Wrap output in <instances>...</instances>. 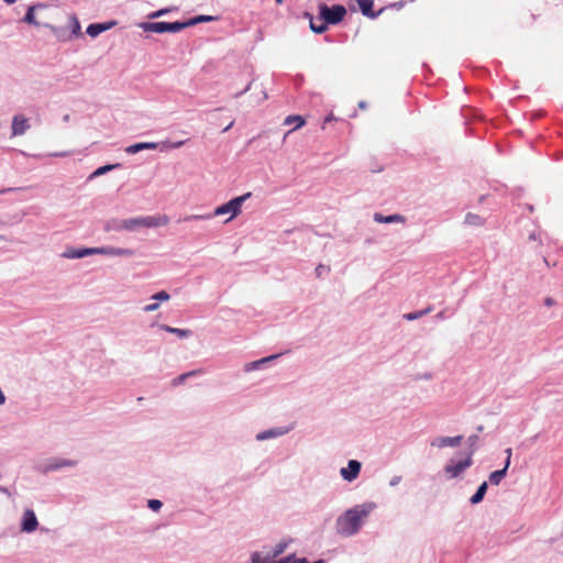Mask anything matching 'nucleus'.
Listing matches in <instances>:
<instances>
[{
  "mask_svg": "<svg viewBox=\"0 0 563 563\" xmlns=\"http://www.w3.org/2000/svg\"><path fill=\"white\" fill-rule=\"evenodd\" d=\"M376 507L374 501H365L346 509L335 520V532L342 538L356 536Z\"/></svg>",
  "mask_w": 563,
  "mask_h": 563,
  "instance_id": "f257e3e1",
  "label": "nucleus"
},
{
  "mask_svg": "<svg viewBox=\"0 0 563 563\" xmlns=\"http://www.w3.org/2000/svg\"><path fill=\"white\" fill-rule=\"evenodd\" d=\"M169 222L167 216H146L125 219V231L136 232L142 228H157L166 225Z\"/></svg>",
  "mask_w": 563,
  "mask_h": 563,
  "instance_id": "f03ea898",
  "label": "nucleus"
},
{
  "mask_svg": "<svg viewBox=\"0 0 563 563\" xmlns=\"http://www.w3.org/2000/svg\"><path fill=\"white\" fill-rule=\"evenodd\" d=\"M76 465V460L65 457H49L37 463L35 465V470L41 474H48L52 472L60 471L63 468L75 467Z\"/></svg>",
  "mask_w": 563,
  "mask_h": 563,
  "instance_id": "7ed1b4c3",
  "label": "nucleus"
},
{
  "mask_svg": "<svg viewBox=\"0 0 563 563\" xmlns=\"http://www.w3.org/2000/svg\"><path fill=\"white\" fill-rule=\"evenodd\" d=\"M251 197V192H246L242 196L235 197L230 201L217 207L212 213L213 217L224 216L230 213V218L225 221H231L234 217H236L241 212L242 205L245 200Z\"/></svg>",
  "mask_w": 563,
  "mask_h": 563,
  "instance_id": "20e7f679",
  "label": "nucleus"
},
{
  "mask_svg": "<svg viewBox=\"0 0 563 563\" xmlns=\"http://www.w3.org/2000/svg\"><path fill=\"white\" fill-rule=\"evenodd\" d=\"M139 26L144 32H154V33H177L185 29L184 22H142Z\"/></svg>",
  "mask_w": 563,
  "mask_h": 563,
  "instance_id": "39448f33",
  "label": "nucleus"
},
{
  "mask_svg": "<svg viewBox=\"0 0 563 563\" xmlns=\"http://www.w3.org/2000/svg\"><path fill=\"white\" fill-rule=\"evenodd\" d=\"M319 14L328 24H338L344 19L346 9L342 4H334L332 7L320 4Z\"/></svg>",
  "mask_w": 563,
  "mask_h": 563,
  "instance_id": "423d86ee",
  "label": "nucleus"
},
{
  "mask_svg": "<svg viewBox=\"0 0 563 563\" xmlns=\"http://www.w3.org/2000/svg\"><path fill=\"white\" fill-rule=\"evenodd\" d=\"M472 454L467 455L464 460L457 462L452 460L445 465L444 472L450 478H456L465 470H467L472 465Z\"/></svg>",
  "mask_w": 563,
  "mask_h": 563,
  "instance_id": "0eeeda50",
  "label": "nucleus"
},
{
  "mask_svg": "<svg viewBox=\"0 0 563 563\" xmlns=\"http://www.w3.org/2000/svg\"><path fill=\"white\" fill-rule=\"evenodd\" d=\"M361 468H362L361 462H358L357 460H350L347 462L346 467H342L340 470V475L342 476V478L344 481L353 482L354 479H356L358 477Z\"/></svg>",
  "mask_w": 563,
  "mask_h": 563,
  "instance_id": "6e6552de",
  "label": "nucleus"
},
{
  "mask_svg": "<svg viewBox=\"0 0 563 563\" xmlns=\"http://www.w3.org/2000/svg\"><path fill=\"white\" fill-rule=\"evenodd\" d=\"M38 527V521L35 512L32 509H26L23 512L21 520V531L25 533L34 532Z\"/></svg>",
  "mask_w": 563,
  "mask_h": 563,
  "instance_id": "1a4fd4ad",
  "label": "nucleus"
},
{
  "mask_svg": "<svg viewBox=\"0 0 563 563\" xmlns=\"http://www.w3.org/2000/svg\"><path fill=\"white\" fill-rule=\"evenodd\" d=\"M109 255V256H126L131 257L134 251L131 249L114 247V246H101L95 247V255Z\"/></svg>",
  "mask_w": 563,
  "mask_h": 563,
  "instance_id": "9d476101",
  "label": "nucleus"
},
{
  "mask_svg": "<svg viewBox=\"0 0 563 563\" xmlns=\"http://www.w3.org/2000/svg\"><path fill=\"white\" fill-rule=\"evenodd\" d=\"M462 440H463L462 435H456V437H438V438H434L430 442V445L434 446V448H438V449H442V448H446V446L454 448V446L460 445Z\"/></svg>",
  "mask_w": 563,
  "mask_h": 563,
  "instance_id": "9b49d317",
  "label": "nucleus"
},
{
  "mask_svg": "<svg viewBox=\"0 0 563 563\" xmlns=\"http://www.w3.org/2000/svg\"><path fill=\"white\" fill-rule=\"evenodd\" d=\"M287 432H288V429L284 428V427L272 428V429H267V430L258 432L255 435V439L257 441H266V440L279 438V437L286 434Z\"/></svg>",
  "mask_w": 563,
  "mask_h": 563,
  "instance_id": "f8f14e48",
  "label": "nucleus"
},
{
  "mask_svg": "<svg viewBox=\"0 0 563 563\" xmlns=\"http://www.w3.org/2000/svg\"><path fill=\"white\" fill-rule=\"evenodd\" d=\"M30 129L29 120L23 115H14L12 120V135L24 134Z\"/></svg>",
  "mask_w": 563,
  "mask_h": 563,
  "instance_id": "ddd939ff",
  "label": "nucleus"
},
{
  "mask_svg": "<svg viewBox=\"0 0 563 563\" xmlns=\"http://www.w3.org/2000/svg\"><path fill=\"white\" fill-rule=\"evenodd\" d=\"M95 255V247H81V249H67L63 253V257L65 258H84L86 256Z\"/></svg>",
  "mask_w": 563,
  "mask_h": 563,
  "instance_id": "4468645a",
  "label": "nucleus"
},
{
  "mask_svg": "<svg viewBox=\"0 0 563 563\" xmlns=\"http://www.w3.org/2000/svg\"><path fill=\"white\" fill-rule=\"evenodd\" d=\"M115 24H117L115 21H109L106 23H91L88 25L86 33L91 37H96L99 34H101L102 32H106V31L112 29Z\"/></svg>",
  "mask_w": 563,
  "mask_h": 563,
  "instance_id": "2eb2a0df",
  "label": "nucleus"
},
{
  "mask_svg": "<svg viewBox=\"0 0 563 563\" xmlns=\"http://www.w3.org/2000/svg\"><path fill=\"white\" fill-rule=\"evenodd\" d=\"M374 221L377 223H404L406 221L405 217L398 213L384 216L382 213L374 214Z\"/></svg>",
  "mask_w": 563,
  "mask_h": 563,
  "instance_id": "dca6fc26",
  "label": "nucleus"
},
{
  "mask_svg": "<svg viewBox=\"0 0 563 563\" xmlns=\"http://www.w3.org/2000/svg\"><path fill=\"white\" fill-rule=\"evenodd\" d=\"M362 13L371 19H376L382 10L374 12L373 11V0H356Z\"/></svg>",
  "mask_w": 563,
  "mask_h": 563,
  "instance_id": "f3484780",
  "label": "nucleus"
},
{
  "mask_svg": "<svg viewBox=\"0 0 563 563\" xmlns=\"http://www.w3.org/2000/svg\"><path fill=\"white\" fill-rule=\"evenodd\" d=\"M159 144L155 142H142V143H135L125 148V152L128 154H136L143 150H156L158 148Z\"/></svg>",
  "mask_w": 563,
  "mask_h": 563,
  "instance_id": "a211bd4d",
  "label": "nucleus"
},
{
  "mask_svg": "<svg viewBox=\"0 0 563 563\" xmlns=\"http://www.w3.org/2000/svg\"><path fill=\"white\" fill-rule=\"evenodd\" d=\"M125 219L113 218L104 222L103 230L107 232H121L125 231Z\"/></svg>",
  "mask_w": 563,
  "mask_h": 563,
  "instance_id": "6ab92c4d",
  "label": "nucleus"
},
{
  "mask_svg": "<svg viewBox=\"0 0 563 563\" xmlns=\"http://www.w3.org/2000/svg\"><path fill=\"white\" fill-rule=\"evenodd\" d=\"M278 356H279L278 354L269 355V356L263 357V358H261V360H257V361H254V362L247 363V364L244 366V371H245V372L257 371V369H260L264 364L269 363V362H272L273 360H276Z\"/></svg>",
  "mask_w": 563,
  "mask_h": 563,
  "instance_id": "aec40b11",
  "label": "nucleus"
},
{
  "mask_svg": "<svg viewBox=\"0 0 563 563\" xmlns=\"http://www.w3.org/2000/svg\"><path fill=\"white\" fill-rule=\"evenodd\" d=\"M487 487H488L487 483H486V482H483V483L478 486V488H477L476 493L471 497L470 503H471L472 505H477V504H479V503L484 499V497H485V494H486V492H487Z\"/></svg>",
  "mask_w": 563,
  "mask_h": 563,
  "instance_id": "412c9836",
  "label": "nucleus"
},
{
  "mask_svg": "<svg viewBox=\"0 0 563 563\" xmlns=\"http://www.w3.org/2000/svg\"><path fill=\"white\" fill-rule=\"evenodd\" d=\"M161 329L166 331V332H168V333L176 334L177 336H179L181 339L188 338L191 334L190 330L173 328V327L167 325V324H162Z\"/></svg>",
  "mask_w": 563,
  "mask_h": 563,
  "instance_id": "4be33fe9",
  "label": "nucleus"
},
{
  "mask_svg": "<svg viewBox=\"0 0 563 563\" xmlns=\"http://www.w3.org/2000/svg\"><path fill=\"white\" fill-rule=\"evenodd\" d=\"M310 29L312 32H314L317 34H322L323 32L327 31L328 23L324 20H322L321 16L318 21H314L311 19L310 20Z\"/></svg>",
  "mask_w": 563,
  "mask_h": 563,
  "instance_id": "5701e85b",
  "label": "nucleus"
},
{
  "mask_svg": "<svg viewBox=\"0 0 563 563\" xmlns=\"http://www.w3.org/2000/svg\"><path fill=\"white\" fill-rule=\"evenodd\" d=\"M431 311H432V307L429 306V307H427L426 309H422V310L405 313L402 316V318L405 320H408V321H413V320L420 319L421 317L430 313Z\"/></svg>",
  "mask_w": 563,
  "mask_h": 563,
  "instance_id": "b1692460",
  "label": "nucleus"
},
{
  "mask_svg": "<svg viewBox=\"0 0 563 563\" xmlns=\"http://www.w3.org/2000/svg\"><path fill=\"white\" fill-rule=\"evenodd\" d=\"M216 20V16H212V15H197L188 21H185L184 24H185V29L188 27V26H194V25H197L199 23H202V22H210V21H213Z\"/></svg>",
  "mask_w": 563,
  "mask_h": 563,
  "instance_id": "393cba45",
  "label": "nucleus"
},
{
  "mask_svg": "<svg viewBox=\"0 0 563 563\" xmlns=\"http://www.w3.org/2000/svg\"><path fill=\"white\" fill-rule=\"evenodd\" d=\"M47 26L52 30L53 34L55 35V37L58 41L66 42V41L70 40L71 35L67 34L66 29L59 27V26H53V25H47Z\"/></svg>",
  "mask_w": 563,
  "mask_h": 563,
  "instance_id": "a878e982",
  "label": "nucleus"
},
{
  "mask_svg": "<svg viewBox=\"0 0 563 563\" xmlns=\"http://www.w3.org/2000/svg\"><path fill=\"white\" fill-rule=\"evenodd\" d=\"M120 167V164H109V165H104V166H101L99 168H97L90 176H89V179H93L96 177H99L101 175H104L107 174L108 172H111L113 169H117Z\"/></svg>",
  "mask_w": 563,
  "mask_h": 563,
  "instance_id": "bb28decb",
  "label": "nucleus"
},
{
  "mask_svg": "<svg viewBox=\"0 0 563 563\" xmlns=\"http://www.w3.org/2000/svg\"><path fill=\"white\" fill-rule=\"evenodd\" d=\"M69 29H70L71 36L81 35V26H80L79 20L77 19L76 15L69 16Z\"/></svg>",
  "mask_w": 563,
  "mask_h": 563,
  "instance_id": "cd10ccee",
  "label": "nucleus"
},
{
  "mask_svg": "<svg viewBox=\"0 0 563 563\" xmlns=\"http://www.w3.org/2000/svg\"><path fill=\"white\" fill-rule=\"evenodd\" d=\"M506 474V468L494 471L489 475V483L492 485H499V483L505 478Z\"/></svg>",
  "mask_w": 563,
  "mask_h": 563,
  "instance_id": "c85d7f7f",
  "label": "nucleus"
},
{
  "mask_svg": "<svg viewBox=\"0 0 563 563\" xmlns=\"http://www.w3.org/2000/svg\"><path fill=\"white\" fill-rule=\"evenodd\" d=\"M464 223L467 224V225H472V227H479V225L483 224V219L479 216L475 214V213L468 212L465 216Z\"/></svg>",
  "mask_w": 563,
  "mask_h": 563,
  "instance_id": "c756f323",
  "label": "nucleus"
},
{
  "mask_svg": "<svg viewBox=\"0 0 563 563\" xmlns=\"http://www.w3.org/2000/svg\"><path fill=\"white\" fill-rule=\"evenodd\" d=\"M287 547H288V542H286V541L278 542L274 547V549L272 550V552L268 556H272V558L279 556L280 554H283L286 551Z\"/></svg>",
  "mask_w": 563,
  "mask_h": 563,
  "instance_id": "7c9ffc66",
  "label": "nucleus"
},
{
  "mask_svg": "<svg viewBox=\"0 0 563 563\" xmlns=\"http://www.w3.org/2000/svg\"><path fill=\"white\" fill-rule=\"evenodd\" d=\"M274 563H308V560L306 558L298 559L295 554H289Z\"/></svg>",
  "mask_w": 563,
  "mask_h": 563,
  "instance_id": "2f4dec72",
  "label": "nucleus"
},
{
  "mask_svg": "<svg viewBox=\"0 0 563 563\" xmlns=\"http://www.w3.org/2000/svg\"><path fill=\"white\" fill-rule=\"evenodd\" d=\"M286 125H290L292 123H296V128H300L305 124V120L300 115H288L286 119H285V122H284Z\"/></svg>",
  "mask_w": 563,
  "mask_h": 563,
  "instance_id": "473e14b6",
  "label": "nucleus"
},
{
  "mask_svg": "<svg viewBox=\"0 0 563 563\" xmlns=\"http://www.w3.org/2000/svg\"><path fill=\"white\" fill-rule=\"evenodd\" d=\"M34 10H35L34 5L30 7L27 9L23 20H24V22H26L29 24L37 25L38 22L35 20Z\"/></svg>",
  "mask_w": 563,
  "mask_h": 563,
  "instance_id": "72a5a7b5",
  "label": "nucleus"
},
{
  "mask_svg": "<svg viewBox=\"0 0 563 563\" xmlns=\"http://www.w3.org/2000/svg\"><path fill=\"white\" fill-rule=\"evenodd\" d=\"M198 373H199V371H191V372L184 373V374L179 375L177 378H175L174 385L184 384L188 377L195 376Z\"/></svg>",
  "mask_w": 563,
  "mask_h": 563,
  "instance_id": "f704fd0d",
  "label": "nucleus"
},
{
  "mask_svg": "<svg viewBox=\"0 0 563 563\" xmlns=\"http://www.w3.org/2000/svg\"><path fill=\"white\" fill-rule=\"evenodd\" d=\"M212 213L207 214H190L185 218V221H196V220H209L212 219Z\"/></svg>",
  "mask_w": 563,
  "mask_h": 563,
  "instance_id": "c9c22d12",
  "label": "nucleus"
},
{
  "mask_svg": "<svg viewBox=\"0 0 563 563\" xmlns=\"http://www.w3.org/2000/svg\"><path fill=\"white\" fill-rule=\"evenodd\" d=\"M169 298H170L169 294L165 290L158 291L152 296V299H154L156 301H167V300H169Z\"/></svg>",
  "mask_w": 563,
  "mask_h": 563,
  "instance_id": "e433bc0d",
  "label": "nucleus"
},
{
  "mask_svg": "<svg viewBox=\"0 0 563 563\" xmlns=\"http://www.w3.org/2000/svg\"><path fill=\"white\" fill-rule=\"evenodd\" d=\"M163 503L158 499H148L147 507L153 511L161 510Z\"/></svg>",
  "mask_w": 563,
  "mask_h": 563,
  "instance_id": "4c0bfd02",
  "label": "nucleus"
},
{
  "mask_svg": "<svg viewBox=\"0 0 563 563\" xmlns=\"http://www.w3.org/2000/svg\"><path fill=\"white\" fill-rule=\"evenodd\" d=\"M167 12H169V10H168V9H161V10H158V11H155V12L151 13V14L148 15V18H150V19H156V18H159V16H162V15L166 14Z\"/></svg>",
  "mask_w": 563,
  "mask_h": 563,
  "instance_id": "58836bf2",
  "label": "nucleus"
},
{
  "mask_svg": "<svg viewBox=\"0 0 563 563\" xmlns=\"http://www.w3.org/2000/svg\"><path fill=\"white\" fill-rule=\"evenodd\" d=\"M402 477L400 475H394L390 479H389V486L390 487H396L397 485L400 484Z\"/></svg>",
  "mask_w": 563,
  "mask_h": 563,
  "instance_id": "ea45409f",
  "label": "nucleus"
},
{
  "mask_svg": "<svg viewBox=\"0 0 563 563\" xmlns=\"http://www.w3.org/2000/svg\"><path fill=\"white\" fill-rule=\"evenodd\" d=\"M329 271H330L329 267H327L322 264H320L316 267V274L318 277L322 276L323 273H328Z\"/></svg>",
  "mask_w": 563,
  "mask_h": 563,
  "instance_id": "a19ab883",
  "label": "nucleus"
},
{
  "mask_svg": "<svg viewBox=\"0 0 563 563\" xmlns=\"http://www.w3.org/2000/svg\"><path fill=\"white\" fill-rule=\"evenodd\" d=\"M158 308H159V303L158 302H154V303L146 305L143 308V310L145 312H153V311H156Z\"/></svg>",
  "mask_w": 563,
  "mask_h": 563,
  "instance_id": "79ce46f5",
  "label": "nucleus"
},
{
  "mask_svg": "<svg viewBox=\"0 0 563 563\" xmlns=\"http://www.w3.org/2000/svg\"><path fill=\"white\" fill-rule=\"evenodd\" d=\"M184 144H185V141H178V142L172 143V144L169 145V147H172V148H179V147H181Z\"/></svg>",
  "mask_w": 563,
  "mask_h": 563,
  "instance_id": "37998d69",
  "label": "nucleus"
},
{
  "mask_svg": "<svg viewBox=\"0 0 563 563\" xmlns=\"http://www.w3.org/2000/svg\"><path fill=\"white\" fill-rule=\"evenodd\" d=\"M250 88H251V82L242 91L235 93L234 97L239 98L241 95H243L244 92L249 91Z\"/></svg>",
  "mask_w": 563,
  "mask_h": 563,
  "instance_id": "c03bdc74",
  "label": "nucleus"
},
{
  "mask_svg": "<svg viewBox=\"0 0 563 563\" xmlns=\"http://www.w3.org/2000/svg\"><path fill=\"white\" fill-rule=\"evenodd\" d=\"M445 318H446V314H445V311H444V310L440 311V312H439V313H437V316H435V319H438V320H443V319H445Z\"/></svg>",
  "mask_w": 563,
  "mask_h": 563,
  "instance_id": "a18cd8bd",
  "label": "nucleus"
},
{
  "mask_svg": "<svg viewBox=\"0 0 563 563\" xmlns=\"http://www.w3.org/2000/svg\"><path fill=\"white\" fill-rule=\"evenodd\" d=\"M20 188H4V189H1L0 190V195L1 194H4V192H9V191H15V190H19Z\"/></svg>",
  "mask_w": 563,
  "mask_h": 563,
  "instance_id": "49530a36",
  "label": "nucleus"
},
{
  "mask_svg": "<svg viewBox=\"0 0 563 563\" xmlns=\"http://www.w3.org/2000/svg\"><path fill=\"white\" fill-rule=\"evenodd\" d=\"M53 156H56V157H65V156H67V153H66V152L55 153V154H53Z\"/></svg>",
  "mask_w": 563,
  "mask_h": 563,
  "instance_id": "de8ad7c7",
  "label": "nucleus"
},
{
  "mask_svg": "<svg viewBox=\"0 0 563 563\" xmlns=\"http://www.w3.org/2000/svg\"><path fill=\"white\" fill-rule=\"evenodd\" d=\"M509 465H510V459H509V456H507V457H506V461H505V466H504V468H506V471H507V470H508V467H509Z\"/></svg>",
  "mask_w": 563,
  "mask_h": 563,
  "instance_id": "09e8293b",
  "label": "nucleus"
},
{
  "mask_svg": "<svg viewBox=\"0 0 563 563\" xmlns=\"http://www.w3.org/2000/svg\"><path fill=\"white\" fill-rule=\"evenodd\" d=\"M233 124H234V122H233V121H231V122L229 123V125H228V126H225V128L223 129V132L229 131V130L233 126Z\"/></svg>",
  "mask_w": 563,
  "mask_h": 563,
  "instance_id": "8fccbe9b",
  "label": "nucleus"
},
{
  "mask_svg": "<svg viewBox=\"0 0 563 563\" xmlns=\"http://www.w3.org/2000/svg\"><path fill=\"white\" fill-rule=\"evenodd\" d=\"M505 453H506L507 456H509V459H511L512 451H511L510 448L506 449Z\"/></svg>",
  "mask_w": 563,
  "mask_h": 563,
  "instance_id": "3c124183",
  "label": "nucleus"
},
{
  "mask_svg": "<svg viewBox=\"0 0 563 563\" xmlns=\"http://www.w3.org/2000/svg\"><path fill=\"white\" fill-rule=\"evenodd\" d=\"M0 493L2 494H9V490L7 487L0 486Z\"/></svg>",
  "mask_w": 563,
  "mask_h": 563,
  "instance_id": "603ef678",
  "label": "nucleus"
},
{
  "mask_svg": "<svg viewBox=\"0 0 563 563\" xmlns=\"http://www.w3.org/2000/svg\"><path fill=\"white\" fill-rule=\"evenodd\" d=\"M553 303V300L551 298L545 299V305L551 306Z\"/></svg>",
  "mask_w": 563,
  "mask_h": 563,
  "instance_id": "864d4df0",
  "label": "nucleus"
},
{
  "mask_svg": "<svg viewBox=\"0 0 563 563\" xmlns=\"http://www.w3.org/2000/svg\"><path fill=\"white\" fill-rule=\"evenodd\" d=\"M358 107H360V108H362V109H365V108H366V103H365V101H361V102L358 103Z\"/></svg>",
  "mask_w": 563,
  "mask_h": 563,
  "instance_id": "5fc2aeb1",
  "label": "nucleus"
},
{
  "mask_svg": "<svg viewBox=\"0 0 563 563\" xmlns=\"http://www.w3.org/2000/svg\"><path fill=\"white\" fill-rule=\"evenodd\" d=\"M468 440L472 441V442H475L477 440V435L470 437Z\"/></svg>",
  "mask_w": 563,
  "mask_h": 563,
  "instance_id": "6e6d98bb",
  "label": "nucleus"
},
{
  "mask_svg": "<svg viewBox=\"0 0 563 563\" xmlns=\"http://www.w3.org/2000/svg\"><path fill=\"white\" fill-rule=\"evenodd\" d=\"M3 1H4L5 3H8V4H12V3H14L16 0H3Z\"/></svg>",
  "mask_w": 563,
  "mask_h": 563,
  "instance_id": "4d7b16f0",
  "label": "nucleus"
},
{
  "mask_svg": "<svg viewBox=\"0 0 563 563\" xmlns=\"http://www.w3.org/2000/svg\"><path fill=\"white\" fill-rule=\"evenodd\" d=\"M529 239H530V240H536V239H537L536 233H531V234L529 235Z\"/></svg>",
  "mask_w": 563,
  "mask_h": 563,
  "instance_id": "13d9d810",
  "label": "nucleus"
},
{
  "mask_svg": "<svg viewBox=\"0 0 563 563\" xmlns=\"http://www.w3.org/2000/svg\"><path fill=\"white\" fill-rule=\"evenodd\" d=\"M284 0H276L277 3L282 4Z\"/></svg>",
  "mask_w": 563,
  "mask_h": 563,
  "instance_id": "bf43d9fd",
  "label": "nucleus"
},
{
  "mask_svg": "<svg viewBox=\"0 0 563 563\" xmlns=\"http://www.w3.org/2000/svg\"><path fill=\"white\" fill-rule=\"evenodd\" d=\"M2 239V236H0V240Z\"/></svg>",
  "mask_w": 563,
  "mask_h": 563,
  "instance_id": "052dcab7",
  "label": "nucleus"
}]
</instances>
